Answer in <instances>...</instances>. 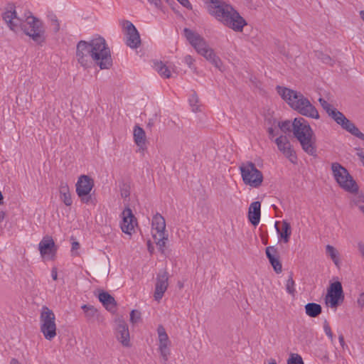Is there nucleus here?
I'll list each match as a JSON object with an SVG mask.
<instances>
[{
	"label": "nucleus",
	"mask_w": 364,
	"mask_h": 364,
	"mask_svg": "<svg viewBox=\"0 0 364 364\" xmlns=\"http://www.w3.org/2000/svg\"><path fill=\"white\" fill-rule=\"evenodd\" d=\"M3 19L11 30L18 32L21 30L33 41L41 45L46 41V28L41 21L32 15L18 17L12 7L3 14Z\"/></svg>",
	"instance_id": "obj_1"
},
{
	"label": "nucleus",
	"mask_w": 364,
	"mask_h": 364,
	"mask_svg": "<svg viewBox=\"0 0 364 364\" xmlns=\"http://www.w3.org/2000/svg\"><path fill=\"white\" fill-rule=\"evenodd\" d=\"M208 11L218 21L235 31H242L247 25L246 21L231 5L221 0H210Z\"/></svg>",
	"instance_id": "obj_2"
},
{
	"label": "nucleus",
	"mask_w": 364,
	"mask_h": 364,
	"mask_svg": "<svg viewBox=\"0 0 364 364\" xmlns=\"http://www.w3.org/2000/svg\"><path fill=\"white\" fill-rule=\"evenodd\" d=\"M277 90L290 107L300 114L315 119L320 118L317 109L301 92L281 86H277Z\"/></svg>",
	"instance_id": "obj_3"
},
{
	"label": "nucleus",
	"mask_w": 364,
	"mask_h": 364,
	"mask_svg": "<svg viewBox=\"0 0 364 364\" xmlns=\"http://www.w3.org/2000/svg\"><path fill=\"white\" fill-rule=\"evenodd\" d=\"M292 130L304 151L310 156H316V137L309 122L302 117L295 118L292 122Z\"/></svg>",
	"instance_id": "obj_4"
},
{
	"label": "nucleus",
	"mask_w": 364,
	"mask_h": 364,
	"mask_svg": "<svg viewBox=\"0 0 364 364\" xmlns=\"http://www.w3.org/2000/svg\"><path fill=\"white\" fill-rule=\"evenodd\" d=\"M92 53L95 64L100 69H109L112 65L111 52L105 40L102 37L91 40L88 42Z\"/></svg>",
	"instance_id": "obj_5"
},
{
	"label": "nucleus",
	"mask_w": 364,
	"mask_h": 364,
	"mask_svg": "<svg viewBox=\"0 0 364 364\" xmlns=\"http://www.w3.org/2000/svg\"><path fill=\"white\" fill-rule=\"evenodd\" d=\"M318 102L328 115L338 124L341 125L343 129L348 131L358 139L364 140V134H363L353 123L348 119L342 112L321 97L318 99Z\"/></svg>",
	"instance_id": "obj_6"
},
{
	"label": "nucleus",
	"mask_w": 364,
	"mask_h": 364,
	"mask_svg": "<svg viewBox=\"0 0 364 364\" xmlns=\"http://www.w3.org/2000/svg\"><path fill=\"white\" fill-rule=\"evenodd\" d=\"M242 181L245 185L253 188H259L263 182V174L251 161L242 163L240 167Z\"/></svg>",
	"instance_id": "obj_7"
},
{
	"label": "nucleus",
	"mask_w": 364,
	"mask_h": 364,
	"mask_svg": "<svg viewBox=\"0 0 364 364\" xmlns=\"http://www.w3.org/2000/svg\"><path fill=\"white\" fill-rule=\"evenodd\" d=\"M331 169L336 182L343 189L350 193L358 191V187L346 168L336 162L331 164Z\"/></svg>",
	"instance_id": "obj_8"
},
{
	"label": "nucleus",
	"mask_w": 364,
	"mask_h": 364,
	"mask_svg": "<svg viewBox=\"0 0 364 364\" xmlns=\"http://www.w3.org/2000/svg\"><path fill=\"white\" fill-rule=\"evenodd\" d=\"M151 225L154 242L159 247V250L164 252L168 237V233L166 232L164 218L160 213H156L152 218Z\"/></svg>",
	"instance_id": "obj_9"
},
{
	"label": "nucleus",
	"mask_w": 364,
	"mask_h": 364,
	"mask_svg": "<svg viewBox=\"0 0 364 364\" xmlns=\"http://www.w3.org/2000/svg\"><path fill=\"white\" fill-rule=\"evenodd\" d=\"M55 320V316L53 311L47 306H43L40 316L41 331L48 341H51L56 336Z\"/></svg>",
	"instance_id": "obj_10"
},
{
	"label": "nucleus",
	"mask_w": 364,
	"mask_h": 364,
	"mask_svg": "<svg viewBox=\"0 0 364 364\" xmlns=\"http://www.w3.org/2000/svg\"><path fill=\"white\" fill-rule=\"evenodd\" d=\"M94 187L93 179L87 175H81L76 183V193L80 200L86 204L92 202L90 192Z\"/></svg>",
	"instance_id": "obj_11"
},
{
	"label": "nucleus",
	"mask_w": 364,
	"mask_h": 364,
	"mask_svg": "<svg viewBox=\"0 0 364 364\" xmlns=\"http://www.w3.org/2000/svg\"><path fill=\"white\" fill-rule=\"evenodd\" d=\"M88 42L80 41L76 47V59L78 63L84 68H91L95 60L91 53Z\"/></svg>",
	"instance_id": "obj_12"
},
{
	"label": "nucleus",
	"mask_w": 364,
	"mask_h": 364,
	"mask_svg": "<svg viewBox=\"0 0 364 364\" xmlns=\"http://www.w3.org/2000/svg\"><path fill=\"white\" fill-rule=\"evenodd\" d=\"M278 149L289 160L292 164H296L297 157L296 152L292 148V146L285 135H280L274 140Z\"/></svg>",
	"instance_id": "obj_13"
},
{
	"label": "nucleus",
	"mask_w": 364,
	"mask_h": 364,
	"mask_svg": "<svg viewBox=\"0 0 364 364\" xmlns=\"http://www.w3.org/2000/svg\"><path fill=\"white\" fill-rule=\"evenodd\" d=\"M123 28L126 36V43L131 48H137L141 45V38L138 31L132 23L125 21Z\"/></svg>",
	"instance_id": "obj_14"
},
{
	"label": "nucleus",
	"mask_w": 364,
	"mask_h": 364,
	"mask_svg": "<svg viewBox=\"0 0 364 364\" xmlns=\"http://www.w3.org/2000/svg\"><path fill=\"white\" fill-rule=\"evenodd\" d=\"M343 291L341 282H336L331 284L326 297V301L331 307H336L343 300Z\"/></svg>",
	"instance_id": "obj_15"
},
{
	"label": "nucleus",
	"mask_w": 364,
	"mask_h": 364,
	"mask_svg": "<svg viewBox=\"0 0 364 364\" xmlns=\"http://www.w3.org/2000/svg\"><path fill=\"white\" fill-rule=\"evenodd\" d=\"M157 333L159 336V350L163 360L166 361L170 355L169 346H171V341L163 326H159Z\"/></svg>",
	"instance_id": "obj_16"
},
{
	"label": "nucleus",
	"mask_w": 364,
	"mask_h": 364,
	"mask_svg": "<svg viewBox=\"0 0 364 364\" xmlns=\"http://www.w3.org/2000/svg\"><path fill=\"white\" fill-rule=\"evenodd\" d=\"M168 287V274L166 271H161L157 274L154 297L159 301L164 296Z\"/></svg>",
	"instance_id": "obj_17"
},
{
	"label": "nucleus",
	"mask_w": 364,
	"mask_h": 364,
	"mask_svg": "<svg viewBox=\"0 0 364 364\" xmlns=\"http://www.w3.org/2000/svg\"><path fill=\"white\" fill-rule=\"evenodd\" d=\"M183 33L190 44L196 49L197 53L206 48L208 44L206 41L198 33L185 28Z\"/></svg>",
	"instance_id": "obj_18"
},
{
	"label": "nucleus",
	"mask_w": 364,
	"mask_h": 364,
	"mask_svg": "<svg viewBox=\"0 0 364 364\" xmlns=\"http://www.w3.org/2000/svg\"><path fill=\"white\" fill-rule=\"evenodd\" d=\"M122 221L121 223V229L123 232L132 235L134 230L137 221L129 208H126L122 213Z\"/></svg>",
	"instance_id": "obj_19"
},
{
	"label": "nucleus",
	"mask_w": 364,
	"mask_h": 364,
	"mask_svg": "<svg viewBox=\"0 0 364 364\" xmlns=\"http://www.w3.org/2000/svg\"><path fill=\"white\" fill-rule=\"evenodd\" d=\"M116 336L123 346H130L129 328L124 320L118 319L117 321Z\"/></svg>",
	"instance_id": "obj_20"
},
{
	"label": "nucleus",
	"mask_w": 364,
	"mask_h": 364,
	"mask_svg": "<svg viewBox=\"0 0 364 364\" xmlns=\"http://www.w3.org/2000/svg\"><path fill=\"white\" fill-rule=\"evenodd\" d=\"M38 249L41 257L50 256L55 252V245L50 236L46 235L43 237L38 245Z\"/></svg>",
	"instance_id": "obj_21"
},
{
	"label": "nucleus",
	"mask_w": 364,
	"mask_h": 364,
	"mask_svg": "<svg viewBox=\"0 0 364 364\" xmlns=\"http://www.w3.org/2000/svg\"><path fill=\"white\" fill-rule=\"evenodd\" d=\"M266 255L274 270L277 274L281 273L282 271V265L278 257L277 249L273 246L267 247L266 248Z\"/></svg>",
	"instance_id": "obj_22"
},
{
	"label": "nucleus",
	"mask_w": 364,
	"mask_h": 364,
	"mask_svg": "<svg viewBox=\"0 0 364 364\" xmlns=\"http://www.w3.org/2000/svg\"><path fill=\"white\" fill-rule=\"evenodd\" d=\"M198 54L203 56L207 60L211 63L215 68H218L220 70H222L223 63L220 58L215 54L213 49L210 48L208 46L204 49L201 50L198 53Z\"/></svg>",
	"instance_id": "obj_23"
},
{
	"label": "nucleus",
	"mask_w": 364,
	"mask_h": 364,
	"mask_svg": "<svg viewBox=\"0 0 364 364\" xmlns=\"http://www.w3.org/2000/svg\"><path fill=\"white\" fill-rule=\"evenodd\" d=\"M261 203L259 201L250 204L248 210V218L253 225H257L260 220Z\"/></svg>",
	"instance_id": "obj_24"
},
{
	"label": "nucleus",
	"mask_w": 364,
	"mask_h": 364,
	"mask_svg": "<svg viewBox=\"0 0 364 364\" xmlns=\"http://www.w3.org/2000/svg\"><path fill=\"white\" fill-rule=\"evenodd\" d=\"M134 141L139 149L144 150L146 142V136L144 130L136 125L133 132Z\"/></svg>",
	"instance_id": "obj_25"
},
{
	"label": "nucleus",
	"mask_w": 364,
	"mask_h": 364,
	"mask_svg": "<svg viewBox=\"0 0 364 364\" xmlns=\"http://www.w3.org/2000/svg\"><path fill=\"white\" fill-rule=\"evenodd\" d=\"M59 193L60 200L67 206H70L73 203L70 188L67 183L61 182L59 186Z\"/></svg>",
	"instance_id": "obj_26"
},
{
	"label": "nucleus",
	"mask_w": 364,
	"mask_h": 364,
	"mask_svg": "<svg viewBox=\"0 0 364 364\" xmlns=\"http://www.w3.org/2000/svg\"><path fill=\"white\" fill-rule=\"evenodd\" d=\"M154 69L157 73L164 78H169L171 77V73L175 72L173 66L167 65L162 61H157L154 63Z\"/></svg>",
	"instance_id": "obj_27"
},
{
	"label": "nucleus",
	"mask_w": 364,
	"mask_h": 364,
	"mask_svg": "<svg viewBox=\"0 0 364 364\" xmlns=\"http://www.w3.org/2000/svg\"><path fill=\"white\" fill-rule=\"evenodd\" d=\"M277 231L279 235L280 239L284 242L287 243L289 241L291 234V228L290 223L287 220H283L282 226L278 228L276 226Z\"/></svg>",
	"instance_id": "obj_28"
},
{
	"label": "nucleus",
	"mask_w": 364,
	"mask_h": 364,
	"mask_svg": "<svg viewBox=\"0 0 364 364\" xmlns=\"http://www.w3.org/2000/svg\"><path fill=\"white\" fill-rule=\"evenodd\" d=\"M99 300L102 303L103 306L109 311H114L117 304L113 296L105 291L99 294Z\"/></svg>",
	"instance_id": "obj_29"
},
{
	"label": "nucleus",
	"mask_w": 364,
	"mask_h": 364,
	"mask_svg": "<svg viewBox=\"0 0 364 364\" xmlns=\"http://www.w3.org/2000/svg\"><path fill=\"white\" fill-rule=\"evenodd\" d=\"M306 314L310 317H316L322 311L321 305L316 303H309L305 306Z\"/></svg>",
	"instance_id": "obj_30"
},
{
	"label": "nucleus",
	"mask_w": 364,
	"mask_h": 364,
	"mask_svg": "<svg viewBox=\"0 0 364 364\" xmlns=\"http://www.w3.org/2000/svg\"><path fill=\"white\" fill-rule=\"evenodd\" d=\"M82 309L84 311L85 317L89 320L95 318L98 314L97 310L93 306L84 304L82 306Z\"/></svg>",
	"instance_id": "obj_31"
},
{
	"label": "nucleus",
	"mask_w": 364,
	"mask_h": 364,
	"mask_svg": "<svg viewBox=\"0 0 364 364\" xmlns=\"http://www.w3.org/2000/svg\"><path fill=\"white\" fill-rule=\"evenodd\" d=\"M326 253L331 257L333 262L337 265L339 262L338 252L333 246L328 245L326 247Z\"/></svg>",
	"instance_id": "obj_32"
},
{
	"label": "nucleus",
	"mask_w": 364,
	"mask_h": 364,
	"mask_svg": "<svg viewBox=\"0 0 364 364\" xmlns=\"http://www.w3.org/2000/svg\"><path fill=\"white\" fill-rule=\"evenodd\" d=\"M351 203L360 210L364 208V196H355L352 199Z\"/></svg>",
	"instance_id": "obj_33"
},
{
	"label": "nucleus",
	"mask_w": 364,
	"mask_h": 364,
	"mask_svg": "<svg viewBox=\"0 0 364 364\" xmlns=\"http://www.w3.org/2000/svg\"><path fill=\"white\" fill-rule=\"evenodd\" d=\"M189 103L192 107L193 112H196L200 111V106L198 105V97L196 94L192 95V96L190 97Z\"/></svg>",
	"instance_id": "obj_34"
},
{
	"label": "nucleus",
	"mask_w": 364,
	"mask_h": 364,
	"mask_svg": "<svg viewBox=\"0 0 364 364\" xmlns=\"http://www.w3.org/2000/svg\"><path fill=\"white\" fill-rule=\"evenodd\" d=\"M294 285H295V283L293 279L292 275L291 274L287 281L286 289H287V292L291 295H294L295 293Z\"/></svg>",
	"instance_id": "obj_35"
},
{
	"label": "nucleus",
	"mask_w": 364,
	"mask_h": 364,
	"mask_svg": "<svg viewBox=\"0 0 364 364\" xmlns=\"http://www.w3.org/2000/svg\"><path fill=\"white\" fill-rule=\"evenodd\" d=\"M287 364H304L302 358L299 354H291Z\"/></svg>",
	"instance_id": "obj_36"
},
{
	"label": "nucleus",
	"mask_w": 364,
	"mask_h": 364,
	"mask_svg": "<svg viewBox=\"0 0 364 364\" xmlns=\"http://www.w3.org/2000/svg\"><path fill=\"white\" fill-rule=\"evenodd\" d=\"M278 126L281 131L284 133L291 131L292 128V122L289 120L279 122Z\"/></svg>",
	"instance_id": "obj_37"
},
{
	"label": "nucleus",
	"mask_w": 364,
	"mask_h": 364,
	"mask_svg": "<svg viewBox=\"0 0 364 364\" xmlns=\"http://www.w3.org/2000/svg\"><path fill=\"white\" fill-rule=\"evenodd\" d=\"M120 195L122 198H127L130 195V188L127 184H122L120 186Z\"/></svg>",
	"instance_id": "obj_38"
},
{
	"label": "nucleus",
	"mask_w": 364,
	"mask_h": 364,
	"mask_svg": "<svg viewBox=\"0 0 364 364\" xmlns=\"http://www.w3.org/2000/svg\"><path fill=\"white\" fill-rule=\"evenodd\" d=\"M323 329H324V331H325L326 336L331 339V341H333V333H332L331 327L327 321L324 322Z\"/></svg>",
	"instance_id": "obj_39"
},
{
	"label": "nucleus",
	"mask_w": 364,
	"mask_h": 364,
	"mask_svg": "<svg viewBox=\"0 0 364 364\" xmlns=\"http://www.w3.org/2000/svg\"><path fill=\"white\" fill-rule=\"evenodd\" d=\"M140 318V314L135 310H132L130 313V321L133 323H136Z\"/></svg>",
	"instance_id": "obj_40"
},
{
	"label": "nucleus",
	"mask_w": 364,
	"mask_h": 364,
	"mask_svg": "<svg viewBox=\"0 0 364 364\" xmlns=\"http://www.w3.org/2000/svg\"><path fill=\"white\" fill-rule=\"evenodd\" d=\"M184 61L189 68H192L195 60L191 55H187L184 58Z\"/></svg>",
	"instance_id": "obj_41"
},
{
	"label": "nucleus",
	"mask_w": 364,
	"mask_h": 364,
	"mask_svg": "<svg viewBox=\"0 0 364 364\" xmlns=\"http://www.w3.org/2000/svg\"><path fill=\"white\" fill-rule=\"evenodd\" d=\"M151 4H153L156 9H162L161 0H147Z\"/></svg>",
	"instance_id": "obj_42"
},
{
	"label": "nucleus",
	"mask_w": 364,
	"mask_h": 364,
	"mask_svg": "<svg viewBox=\"0 0 364 364\" xmlns=\"http://www.w3.org/2000/svg\"><path fill=\"white\" fill-rule=\"evenodd\" d=\"M181 4H182L184 7L191 9L192 6L188 0H177Z\"/></svg>",
	"instance_id": "obj_43"
},
{
	"label": "nucleus",
	"mask_w": 364,
	"mask_h": 364,
	"mask_svg": "<svg viewBox=\"0 0 364 364\" xmlns=\"http://www.w3.org/2000/svg\"><path fill=\"white\" fill-rule=\"evenodd\" d=\"M52 25L53 26V29L55 32L58 31L60 29V24L56 18L52 19Z\"/></svg>",
	"instance_id": "obj_44"
},
{
	"label": "nucleus",
	"mask_w": 364,
	"mask_h": 364,
	"mask_svg": "<svg viewBox=\"0 0 364 364\" xmlns=\"http://www.w3.org/2000/svg\"><path fill=\"white\" fill-rule=\"evenodd\" d=\"M358 304L360 308L364 309V294L363 293L360 294V296L358 299Z\"/></svg>",
	"instance_id": "obj_45"
},
{
	"label": "nucleus",
	"mask_w": 364,
	"mask_h": 364,
	"mask_svg": "<svg viewBox=\"0 0 364 364\" xmlns=\"http://www.w3.org/2000/svg\"><path fill=\"white\" fill-rule=\"evenodd\" d=\"M267 132H268L269 139H272L274 136L278 135V133L275 132V130L272 127H269L267 130Z\"/></svg>",
	"instance_id": "obj_46"
},
{
	"label": "nucleus",
	"mask_w": 364,
	"mask_h": 364,
	"mask_svg": "<svg viewBox=\"0 0 364 364\" xmlns=\"http://www.w3.org/2000/svg\"><path fill=\"white\" fill-rule=\"evenodd\" d=\"M357 155L364 166V151L362 149H358Z\"/></svg>",
	"instance_id": "obj_47"
},
{
	"label": "nucleus",
	"mask_w": 364,
	"mask_h": 364,
	"mask_svg": "<svg viewBox=\"0 0 364 364\" xmlns=\"http://www.w3.org/2000/svg\"><path fill=\"white\" fill-rule=\"evenodd\" d=\"M321 60L324 63L326 64H330L332 61L331 57L328 55H323Z\"/></svg>",
	"instance_id": "obj_48"
},
{
	"label": "nucleus",
	"mask_w": 364,
	"mask_h": 364,
	"mask_svg": "<svg viewBox=\"0 0 364 364\" xmlns=\"http://www.w3.org/2000/svg\"><path fill=\"white\" fill-rule=\"evenodd\" d=\"M358 247L359 252H360L362 256L364 257V243L359 242L358 245Z\"/></svg>",
	"instance_id": "obj_49"
},
{
	"label": "nucleus",
	"mask_w": 364,
	"mask_h": 364,
	"mask_svg": "<svg viewBox=\"0 0 364 364\" xmlns=\"http://www.w3.org/2000/svg\"><path fill=\"white\" fill-rule=\"evenodd\" d=\"M80 248V244L77 242H73L72 243V250H77Z\"/></svg>",
	"instance_id": "obj_50"
},
{
	"label": "nucleus",
	"mask_w": 364,
	"mask_h": 364,
	"mask_svg": "<svg viewBox=\"0 0 364 364\" xmlns=\"http://www.w3.org/2000/svg\"><path fill=\"white\" fill-rule=\"evenodd\" d=\"M338 339H339V342H340V343H341V346L342 347H343V346H344V345H345V341H344V337H343V336L342 334H341V335L339 336V337H338Z\"/></svg>",
	"instance_id": "obj_51"
},
{
	"label": "nucleus",
	"mask_w": 364,
	"mask_h": 364,
	"mask_svg": "<svg viewBox=\"0 0 364 364\" xmlns=\"http://www.w3.org/2000/svg\"><path fill=\"white\" fill-rule=\"evenodd\" d=\"M52 274V278H53V280H56L58 279V273H57V271L55 269H53L52 270V274Z\"/></svg>",
	"instance_id": "obj_52"
},
{
	"label": "nucleus",
	"mask_w": 364,
	"mask_h": 364,
	"mask_svg": "<svg viewBox=\"0 0 364 364\" xmlns=\"http://www.w3.org/2000/svg\"><path fill=\"white\" fill-rule=\"evenodd\" d=\"M10 364H20V363L18 361V360H16L15 358H13L11 360V363Z\"/></svg>",
	"instance_id": "obj_53"
},
{
	"label": "nucleus",
	"mask_w": 364,
	"mask_h": 364,
	"mask_svg": "<svg viewBox=\"0 0 364 364\" xmlns=\"http://www.w3.org/2000/svg\"><path fill=\"white\" fill-rule=\"evenodd\" d=\"M360 16L362 18V20L364 21V10L360 11Z\"/></svg>",
	"instance_id": "obj_54"
},
{
	"label": "nucleus",
	"mask_w": 364,
	"mask_h": 364,
	"mask_svg": "<svg viewBox=\"0 0 364 364\" xmlns=\"http://www.w3.org/2000/svg\"><path fill=\"white\" fill-rule=\"evenodd\" d=\"M360 16L362 18V20L364 21V10L360 11Z\"/></svg>",
	"instance_id": "obj_55"
},
{
	"label": "nucleus",
	"mask_w": 364,
	"mask_h": 364,
	"mask_svg": "<svg viewBox=\"0 0 364 364\" xmlns=\"http://www.w3.org/2000/svg\"><path fill=\"white\" fill-rule=\"evenodd\" d=\"M180 287H183V285L181 284H179Z\"/></svg>",
	"instance_id": "obj_56"
},
{
	"label": "nucleus",
	"mask_w": 364,
	"mask_h": 364,
	"mask_svg": "<svg viewBox=\"0 0 364 364\" xmlns=\"http://www.w3.org/2000/svg\"><path fill=\"white\" fill-rule=\"evenodd\" d=\"M180 287H183V285L181 284H179Z\"/></svg>",
	"instance_id": "obj_57"
}]
</instances>
